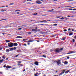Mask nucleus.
<instances>
[{
  "instance_id": "33",
  "label": "nucleus",
  "mask_w": 76,
  "mask_h": 76,
  "mask_svg": "<svg viewBox=\"0 0 76 76\" xmlns=\"http://www.w3.org/2000/svg\"><path fill=\"white\" fill-rule=\"evenodd\" d=\"M67 31V29H64V32H66V31Z\"/></svg>"
},
{
  "instance_id": "34",
  "label": "nucleus",
  "mask_w": 76,
  "mask_h": 76,
  "mask_svg": "<svg viewBox=\"0 0 76 76\" xmlns=\"http://www.w3.org/2000/svg\"><path fill=\"white\" fill-rule=\"evenodd\" d=\"M20 66L19 67H21V66H23V64H20Z\"/></svg>"
},
{
  "instance_id": "24",
  "label": "nucleus",
  "mask_w": 76,
  "mask_h": 76,
  "mask_svg": "<svg viewBox=\"0 0 76 76\" xmlns=\"http://www.w3.org/2000/svg\"><path fill=\"white\" fill-rule=\"evenodd\" d=\"M19 11H20V10H15V12H19Z\"/></svg>"
},
{
  "instance_id": "60",
  "label": "nucleus",
  "mask_w": 76,
  "mask_h": 76,
  "mask_svg": "<svg viewBox=\"0 0 76 76\" xmlns=\"http://www.w3.org/2000/svg\"><path fill=\"white\" fill-rule=\"evenodd\" d=\"M19 13H20V12H17V14H19Z\"/></svg>"
},
{
  "instance_id": "18",
  "label": "nucleus",
  "mask_w": 76,
  "mask_h": 76,
  "mask_svg": "<svg viewBox=\"0 0 76 76\" xmlns=\"http://www.w3.org/2000/svg\"><path fill=\"white\" fill-rule=\"evenodd\" d=\"M33 41H34V40H30L28 41V42H33Z\"/></svg>"
},
{
  "instance_id": "38",
  "label": "nucleus",
  "mask_w": 76,
  "mask_h": 76,
  "mask_svg": "<svg viewBox=\"0 0 76 76\" xmlns=\"http://www.w3.org/2000/svg\"><path fill=\"white\" fill-rule=\"evenodd\" d=\"M74 39H76V36H75V37H74Z\"/></svg>"
},
{
  "instance_id": "53",
  "label": "nucleus",
  "mask_w": 76,
  "mask_h": 76,
  "mask_svg": "<svg viewBox=\"0 0 76 76\" xmlns=\"http://www.w3.org/2000/svg\"><path fill=\"white\" fill-rule=\"evenodd\" d=\"M67 59H69V58H70V57H67Z\"/></svg>"
},
{
  "instance_id": "47",
  "label": "nucleus",
  "mask_w": 76,
  "mask_h": 76,
  "mask_svg": "<svg viewBox=\"0 0 76 76\" xmlns=\"http://www.w3.org/2000/svg\"><path fill=\"white\" fill-rule=\"evenodd\" d=\"M2 48L0 47V50H2Z\"/></svg>"
},
{
  "instance_id": "61",
  "label": "nucleus",
  "mask_w": 76,
  "mask_h": 76,
  "mask_svg": "<svg viewBox=\"0 0 76 76\" xmlns=\"http://www.w3.org/2000/svg\"><path fill=\"white\" fill-rule=\"evenodd\" d=\"M67 17H70V15H68V16H67Z\"/></svg>"
},
{
  "instance_id": "52",
  "label": "nucleus",
  "mask_w": 76,
  "mask_h": 76,
  "mask_svg": "<svg viewBox=\"0 0 76 76\" xmlns=\"http://www.w3.org/2000/svg\"><path fill=\"white\" fill-rule=\"evenodd\" d=\"M51 20H48L47 21L48 22H49V21H51Z\"/></svg>"
},
{
  "instance_id": "11",
  "label": "nucleus",
  "mask_w": 76,
  "mask_h": 76,
  "mask_svg": "<svg viewBox=\"0 0 76 76\" xmlns=\"http://www.w3.org/2000/svg\"><path fill=\"white\" fill-rule=\"evenodd\" d=\"M63 71L64 72H62L60 74V75H62V74H64V72H65V70H63Z\"/></svg>"
},
{
  "instance_id": "57",
  "label": "nucleus",
  "mask_w": 76,
  "mask_h": 76,
  "mask_svg": "<svg viewBox=\"0 0 76 76\" xmlns=\"http://www.w3.org/2000/svg\"><path fill=\"white\" fill-rule=\"evenodd\" d=\"M0 74H3V73H2V72H0Z\"/></svg>"
},
{
  "instance_id": "26",
  "label": "nucleus",
  "mask_w": 76,
  "mask_h": 76,
  "mask_svg": "<svg viewBox=\"0 0 76 76\" xmlns=\"http://www.w3.org/2000/svg\"><path fill=\"white\" fill-rule=\"evenodd\" d=\"M6 42H10V41H9L8 40H6Z\"/></svg>"
},
{
  "instance_id": "20",
  "label": "nucleus",
  "mask_w": 76,
  "mask_h": 76,
  "mask_svg": "<svg viewBox=\"0 0 76 76\" xmlns=\"http://www.w3.org/2000/svg\"><path fill=\"white\" fill-rule=\"evenodd\" d=\"M73 32L69 34V36L72 35H73Z\"/></svg>"
},
{
  "instance_id": "13",
  "label": "nucleus",
  "mask_w": 76,
  "mask_h": 76,
  "mask_svg": "<svg viewBox=\"0 0 76 76\" xmlns=\"http://www.w3.org/2000/svg\"><path fill=\"white\" fill-rule=\"evenodd\" d=\"M70 71L69 70H68L66 71L65 72V73H66V74L68 73H69V72H70Z\"/></svg>"
},
{
  "instance_id": "35",
  "label": "nucleus",
  "mask_w": 76,
  "mask_h": 76,
  "mask_svg": "<svg viewBox=\"0 0 76 76\" xmlns=\"http://www.w3.org/2000/svg\"><path fill=\"white\" fill-rule=\"evenodd\" d=\"M33 0H27V1H30Z\"/></svg>"
},
{
  "instance_id": "56",
  "label": "nucleus",
  "mask_w": 76,
  "mask_h": 76,
  "mask_svg": "<svg viewBox=\"0 0 76 76\" xmlns=\"http://www.w3.org/2000/svg\"><path fill=\"white\" fill-rule=\"evenodd\" d=\"M50 51H53V50L52 49H51Z\"/></svg>"
},
{
  "instance_id": "32",
  "label": "nucleus",
  "mask_w": 76,
  "mask_h": 76,
  "mask_svg": "<svg viewBox=\"0 0 76 76\" xmlns=\"http://www.w3.org/2000/svg\"><path fill=\"white\" fill-rule=\"evenodd\" d=\"M42 57H44L45 58H46V56L44 55H43Z\"/></svg>"
},
{
  "instance_id": "30",
  "label": "nucleus",
  "mask_w": 76,
  "mask_h": 76,
  "mask_svg": "<svg viewBox=\"0 0 76 76\" xmlns=\"http://www.w3.org/2000/svg\"><path fill=\"white\" fill-rule=\"evenodd\" d=\"M13 48L14 50H16V48L15 47H14V48Z\"/></svg>"
},
{
  "instance_id": "3",
  "label": "nucleus",
  "mask_w": 76,
  "mask_h": 76,
  "mask_svg": "<svg viewBox=\"0 0 76 76\" xmlns=\"http://www.w3.org/2000/svg\"><path fill=\"white\" fill-rule=\"evenodd\" d=\"M8 45L9 47H12L13 46V43L12 42L9 43Z\"/></svg>"
},
{
  "instance_id": "50",
  "label": "nucleus",
  "mask_w": 76,
  "mask_h": 76,
  "mask_svg": "<svg viewBox=\"0 0 76 76\" xmlns=\"http://www.w3.org/2000/svg\"><path fill=\"white\" fill-rule=\"evenodd\" d=\"M73 1V0H70L69 1H68V2H69V1Z\"/></svg>"
},
{
  "instance_id": "22",
  "label": "nucleus",
  "mask_w": 76,
  "mask_h": 76,
  "mask_svg": "<svg viewBox=\"0 0 76 76\" xmlns=\"http://www.w3.org/2000/svg\"><path fill=\"white\" fill-rule=\"evenodd\" d=\"M18 56H19V54H18V55H15V56L14 57L15 58H16L17 57H18Z\"/></svg>"
},
{
  "instance_id": "25",
  "label": "nucleus",
  "mask_w": 76,
  "mask_h": 76,
  "mask_svg": "<svg viewBox=\"0 0 76 76\" xmlns=\"http://www.w3.org/2000/svg\"><path fill=\"white\" fill-rule=\"evenodd\" d=\"M59 19H61L62 20H63V19H64V17H62V18H60Z\"/></svg>"
},
{
  "instance_id": "6",
  "label": "nucleus",
  "mask_w": 76,
  "mask_h": 76,
  "mask_svg": "<svg viewBox=\"0 0 76 76\" xmlns=\"http://www.w3.org/2000/svg\"><path fill=\"white\" fill-rule=\"evenodd\" d=\"M36 2V3H37V4H41L42 3V2L39 1H37Z\"/></svg>"
},
{
  "instance_id": "29",
  "label": "nucleus",
  "mask_w": 76,
  "mask_h": 76,
  "mask_svg": "<svg viewBox=\"0 0 76 76\" xmlns=\"http://www.w3.org/2000/svg\"><path fill=\"white\" fill-rule=\"evenodd\" d=\"M13 4H14V3H11L10 4H9V5H13Z\"/></svg>"
},
{
  "instance_id": "28",
  "label": "nucleus",
  "mask_w": 76,
  "mask_h": 76,
  "mask_svg": "<svg viewBox=\"0 0 76 76\" xmlns=\"http://www.w3.org/2000/svg\"><path fill=\"white\" fill-rule=\"evenodd\" d=\"M38 15V14L37 13H34L33 14V15Z\"/></svg>"
},
{
  "instance_id": "2",
  "label": "nucleus",
  "mask_w": 76,
  "mask_h": 76,
  "mask_svg": "<svg viewBox=\"0 0 76 76\" xmlns=\"http://www.w3.org/2000/svg\"><path fill=\"white\" fill-rule=\"evenodd\" d=\"M76 53V51H75V50L71 51L69 52V53H67V54H73L74 53Z\"/></svg>"
},
{
  "instance_id": "1",
  "label": "nucleus",
  "mask_w": 76,
  "mask_h": 76,
  "mask_svg": "<svg viewBox=\"0 0 76 76\" xmlns=\"http://www.w3.org/2000/svg\"><path fill=\"white\" fill-rule=\"evenodd\" d=\"M63 50V48H57L55 50V52L57 53H61Z\"/></svg>"
},
{
  "instance_id": "15",
  "label": "nucleus",
  "mask_w": 76,
  "mask_h": 76,
  "mask_svg": "<svg viewBox=\"0 0 76 76\" xmlns=\"http://www.w3.org/2000/svg\"><path fill=\"white\" fill-rule=\"evenodd\" d=\"M76 10V9H69V10Z\"/></svg>"
},
{
  "instance_id": "31",
  "label": "nucleus",
  "mask_w": 76,
  "mask_h": 76,
  "mask_svg": "<svg viewBox=\"0 0 76 76\" xmlns=\"http://www.w3.org/2000/svg\"><path fill=\"white\" fill-rule=\"evenodd\" d=\"M72 42H75V40L74 39H73Z\"/></svg>"
},
{
  "instance_id": "23",
  "label": "nucleus",
  "mask_w": 76,
  "mask_h": 76,
  "mask_svg": "<svg viewBox=\"0 0 76 76\" xmlns=\"http://www.w3.org/2000/svg\"><path fill=\"white\" fill-rule=\"evenodd\" d=\"M10 50H11V51H13V48H10Z\"/></svg>"
},
{
  "instance_id": "36",
  "label": "nucleus",
  "mask_w": 76,
  "mask_h": 76,
  "mask_svg": "<svg viewBox=\"0 0 76 76\" xmlns=\"http://www.w3.org/2000/svg\"><path fill=\"white\" fill-rule=\"evenodd\" d=\"M56 18H61V17L58 16V17H56Z\"/></svg>"
},
{
  "instance_id": "64",
  "label": "nucleus",
  "mask_w": 76,
  "mask_h": 76,
  "mask_svg": "<svg viewBox=\"0 0 76 76\" xmlns=\"http://www.w3.org/2000/svg\"><path fill=\"white\" fill-rule=\"evenodd\" d=\"M72 31H74V30L73 29H72Z\"/></svg>"
},
{
  "instance_id": "21",
  "label": "nucleus",
  "mask_w": 76,
  "mask_h": 76,
  "mask_svg": "<svg viewBox=\"0 0 76 76\" xmlns=\"http://www.w3.org/2000/svg\"><path fill=\"white\" fill-rule=\"evenodd\" d=\"M71 7V6L70 5H68L66 6L65 7Z\"/></svg>"
},
{
  "instance_id": "40",
  "label": "nucleus",
  "mask_w": 76,
  "mask_h": 76,
  "mask_svg": "<svg viewBox=\"0 0 76 76\" xmlns=\"http://www.w3.org/2000/svg\"><path fill=\"white\" fill-rule=\"evenodd\" d=\"M24 46H25V47H26V44H24Z\"/></svg>"
},
{
  "instance_id": "17",
  "label": "nucleus",
  "mask_w": 76,
  "mask_h": 76,
  "mask_svg": "<svg viewBox=\"0 0 76 76\" xmlns=\"http://www.w3.org/2000/svg\"><path fill=\"white\" fill-rule=\"evenodd\" d=\"M68 64V62L66 61L65 62H64V64Z\"/></svg>"
},
{
  "instance_id": "48",
  "label": "nucleus",
  "mask_w": 76,
  "mask_h": 76,
  "mask_svg": "<svg viewBox=\"0 0 76 76\" xmlns=\"http://www.w3.org/2000/svg\"><path fill=\"white\" fill-rule=\"evenodd\" d=\"M0 8H1V7H5V6H2L0 7Z\"/></svg>"
},
{
  "instance_id": "4",
  "label": "nucleus",
  "mask_w": 76,
  "mask_h": 76,
  "mask_svg": "<svg viewBox=\"0 0 76 76\" xmlns=\"http://www.w3.org/2000/svg\"><path fill=\"white\" fill-rule=\"evenodd\" d=\"M56 63L57 64V65L59 66L60 64H61V60H59L57 61H56Z\"/></svg>"
},
{
  "instance_id": "5",
  "label": "nucleus",
  "mask_w": 76,
  "mask_h": 76,
  "mask_svg": "<svg viewBox=\"0 0 76 76\" xmlns=\"http://www.w3.org/2000/svg\"><path fill=\"white\" fill-rule=\"evenodd\" d=\"M3 67L4 68L6 67V69H10L11 68V66L9 65L6 66V64Z\"/></svg>"
},
{
  "instance_id": "62",
  "label": "nucleus",
  "mask_w": 76,
  "mask_h": 76,
  "mask_svg": "<svg viewBox=\"0 0 76 76\" xmlns=\"http://www.w3.org/2000/svg\"><path fill=\"white\" fill-rule=\"evenodd\" d=\"M35 29H38V27H36L35 28Z\"/></svg>"
},
{
  "instance_id": "41",
  "label": "nucleus",
  "mask_w": 76,
  "mask_h": 76,
  "mask_svg": "<svg viewBox=\"0 0 76 76\" xmlns=\"http://www.w3.org/2000/svg\"><path fill=\"white\" fill-rule=\"evenodd\" d=\"M54 26H57V24H54L53 25Z\"/></svg>"
},
{
  "instance_id": "63",
  "label": "nucleus",
  "mask_w": 76,
  "mask_h": 76,
  "mask_svg": "<svg viewBox=\"0 0 76 76\" xmlns=\"http://www.w3.org/2000/svg\"><path fill=\"white\" fill-rule=\"evenodd\" d=\"M25 69H24L23 70V72H25Z\"/></svg>"
},
{
  "instance_id": "37",
  "label": "nucleus",
  "mask_w": 76,
  "mask_h": 76,
  "mask_svg": "<svg viewBox=\"0 0 76 76\" xmlns=\"http://www.w3.org/2000/svg\"><path fill=\"white\" fill-rule=\"evenodd\" d=\"M27 44L28 45H30V43L28 42H27Z\"/></svg>"
},
{
  "instance_id": "27",
  "label": "nucleus",
  "mask_w": 76,
  "mask_h": 76,
  "mask_svg": "<svg viewBox=\"0 0 76 76\" xmlns=\"http://www.w3.org/2000/svg\"><path fill=\"white\" fill-rule=\"evenodd\" d=\"M2 58H3L4 59H6V57H4V56H2Z\"/></svg>"
},
{
  "instance_id": "55",
  "label": "nucleus",
  "mask_w": 76,
  "mask_h": 76,
  "mask_svg": "<svg viewBox=\"0 0 76 76\" xmlns=\"http://www.w3.org/2000/svg\"><path fill=\"white\" fill-rule=\"evenodd\" d=\"M40 31V29H37V31Z\"/></svg>"
},
{
  "instance_id": "46",
  "label": "nucleus",
  "mask_w": 76,
  "mask_h": 76,
  "mask_svg": "<svg viewBox=\"0 0 76 76\" xmlns=\"http://www.w3.org/2000/svg\"><path fill=\"white\" fill-rule=\"evenodd\" d=\"M18 63H21V61H19L18 62Z\"/></svg>"
},
{
  "instance_id": "42",
  "label": "nucleus",
  "mask_w": 76,
  "mask_h": 76,
  "mask_svg": "<svg viewBox=\"0 0 76 76\" xmlns=\"http://www.w3.org/2000/svg\"><path fill=\"white\" fill-rule=\"evenodd\" d=\"M65 20H67V19H69V18H65Z\"/></svg>"
},
{
  "instance_id": "49",
  "label": "nucleus",
  "mask_w": 76,
  "mask_h": 76,
  "mask_svg": "<svg viewBox=\"0 0 76 76\" xmlns=\"http://www.w3.org/2000/svg\"><path fill=\"white\" fill-rule=\"evenodd\" d=\"M17 65L18 66H20V64H18Z\"/></svg>"
},
{
  "instance_id": "44",
  "label": "nucleus",
  "mask_w": 76,
  "mask_h": 76,
  "mask_svg": "<svg viewBox=\"0 0 76 76\" xmlns=\"http://www.w3.org/2000/svg\"><path fill=\"white\" fill-rule=\"evenodd\" d=\"M21 29H22V28H19L18 29V30H21Z\"/></svg>"
},
{
  "instance_id": "39",
  "label": "nucleus",
  "mask_w": 76,
  "mask_h": 76,
  "mask_svg": "<svg viewBox=\"0 0 76 76\" xmlns=\"http://www.w3.org/2000/svg\"><path fill=\"white\" fill-rule=\"evenodd\" d=\"M52 60V61H54V62H56L57 61H56V60L54 61V60Z\"/></svg>"
},
{
  "instance_id": "9",
  "label": "nucleus",
  "mask_w": 76,
  "mask_h": 76,
  "mask_svg": "<svg viewBox=\"0 0 76 76\" xmlns=\"http://www.w3.org/2000/svg\"><path fill=\"white\" fill-rule=\"evenodd\" d=\"M47 21L46 20H45L40 21V22H44V23H47Z\"/></svg>"
},
{
  "instance_id": "43",
  "label": "nucleus",
  "mask_w": 76,
  "mask_h": 76,
  "mask_svg": "<svg viewBox=\"0 0 76 76\" xmlns=\"http://www.w3.org/2000/svg\"><path fill=\"white\" fill-rule=\"evenodd\" d=\"M28 34H31V32H29L28 33Z\"/></svg>"
},
{
  "instance_id": "16",
  "label": "nucleus",
  "mask_w": 76,
  "mask_h": 76,
  "mask_svg": "<svg viewBox=\"0 0 76 76\" xmlns=\"http://www.w3.org/2000/svg\"><path fill=\"white\" fill-rule=\"evenodd\" d=\"M5 11H6V10H1V12H5Z\"/></svg>"
},
{
  "instance_id": "58",
  "label": "nucleus",
  "mask_w": 76,
  "mask_h": 76,
  "mask_svg": "<svg viewBox=\"0 0 76 76\" xmlns=\"http://www.w3.org/2000/svg\"><path fill=\"white\" fill-rule=\"evenodd\" d=\"M53 1H57V0H53Z\"/></svg>"
},
{
  "instance_id": "45",
  "label": "nucleus",
  "mask_w": 76,
  "mask_h": 76,
  "mask_svg": "<svg viewBox=\"0 0 76 76\" xmlns=\"http://www.w3.org/2000/svg\"><path fill=\"white\" fill-rule=\"evenodd\" d=\"M65 39V38H63L61 39V40H64Z\"/></svg>"
},
{
  "instance_id": "8",
  "label": "nucleus",
  "mask_w": 76,
  "mask_h": 76,
  "mask_svg": "<svg viewBox=\"0 0 76 76\" xmlns=\"http://www.w3.org/2000/svg\"><path fill=\"white\" fill-rule=\"evenodd\" d=\"M18 44L16 43H13V46H15V47H16L18 46Z\"/></svg>"
},
{
  "instance_id": "51",
  "label": "nucleus",
  "mask_w": 76,
  "mask_h": 76,
  "mask_svg": "<svg viewBox=\"0 0 76 76\" xmlns=\"http://www.w3.org/2000/svg\"><path fill=\"white\" fill-rule=\"evenodd\" d=\"M2 61L1 60H0V63H1V62H2Z\"/></svg>"
},
{
  "instance_id": "54",
  "label": "nucleus",
  "mask_w": 76,
  "mask_h": 76,
  "mask_svg": "<svg viewBox=\"0 0 76 76\" xmlns=\"http://www.w3.org/2000/svg\"><path fill=\"white\" fill-rule=\"evenodd\" d=\"M68 31H70V28H69L68 29Z\"/></svg>"
},
{
  "instance_id": "14",
  "label": "nucleus",
  "mask_w": 76,
  "mask_h": 76,
  "mask_svg": "<svg viewBox=\"0 0 76 76\" xmlns=\"http://www.w3.org/2000/svg\"><path fill=\"white\" fill-rule=\"evenodd\" d=\"M16 38H22V37L18 36L16 37Z\"/></svg>"
},
{
  "instance_id": "7",
  "label": "nucleus",
  "mask_w": 76,
  "mask_h": 76,
  "mask_svg": "<svg viewBox=\"0 0 76 76\" xmlns=\"http://www.w3.org/2000/svg\"><path fill=\"white\" fill-rule=\"evenodd\" d=\"M34 64H35L36 66H38V65H39V64H38V62H37V61H35L34 62Z\"/></svg>"
},
{
  "instance_id": "19",
  "label": "nucleus",
  "mask_w": 76,
  "mask_h": 76,
  "mask_svg": "<svg viewBox=\"0 0 76 76\" xmlns=\"http://www.w3.org/2000/svg\"><path fill=\"white\" fill-rule=\"evenodd\" d=\"M53 10H54V9H52L51 10H49V12H53Z\"/></svg>"
},
{
  "instance_id": "59",
  "label": "nucleus",
  "mask_w": 76,
  "mask_h": 76,
  "mask_svg": "<svg viewBox=\"0 0 76 76\" xmlns=\"http://www.w3.org/2000/svg\"><path fill=\"white\" fill-rule=\"evenodd\" d=\"M34 76H37V75L36 74H34Z\"/></svg>"
},
{
  "instance_id": "12",
  "label": "nucleus",
  "mask_w": 76,
  "mask_h": 76,
  "mask_svg": "<svg viewBox=\"0 0 76 76\" xmlns=\"http://www.w3.org/2000/svg\"><path fill=\"white\" fill-rule=\"evenodd\" d=\"M6 53H9V52L10 51V50L9 49H7L6 50Z\"/></svg>"
},
{
  "instance_id": "10",
  "label": "nucleus",
  "mask_w": 76,
  "mask_h": 76,
  "mask_svg": "<svg viewBox=\"0 0 76 76\" xmlns=\"http://www.w3.org/2000/svg\"><path fill=\"white\" fill-rule=\"evenodd\" d=\"M32 31H34V32H37L38 31H37V30L35 29H32Z\"/></svg>"
}]
</instances>
